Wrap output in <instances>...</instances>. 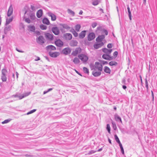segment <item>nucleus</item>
<instances>
[{"label":"nucleus","instance_id":"obj_1","mask_svg":"<svg viewBox=\"0 0 157 157\" xmlns=\"http://www.w3.org/2000/svg\"><path fill=\"white\" fill-rule=\"evenodd\" d=\"M92 69L94 70H98V71H101L102 70V65L101 64L98 62H95V64L91 67Z\"/></svg>","mask_w":157,"mask_h":157},{"label":"nucleus","instance_id":"obj_2","mask_svg":"<svg viewBox=\"0 0 157 157\" xmlns=\"http://www.w3.org/2000/svg\"><path fill=\"white\" fill-rule=\"evenodd\" d=\"M7 71L5 69H3L2 70L1 79L3 82H6L7 80L6 73Z\"/></svg>","mask_w":157,"mask_h":157},{"label":"nucleus","instance_id":"obj_3","mask_svg":"<svg viewBox=\"0 0 157 157\" xmlns=\"http://www.w3.org/2000/svg\"><path fill=\"white\" fill-rule=\"evenodd\" d=\"M78 57L83 62H86L88 59V58L87 56L83 54L79 55Z\"/></svg>","mask_w":157,"mask_h":157},{"label":"nucleus","instance_id":"obj_4","mask_svg":"<svg viewBox=\"0 0 157 157\" xmlns=\"http://www.w3.org/2000/svg\"><path fill=\"white\" fill-rule=\"evenodd\" d=\"M31 94L30 92H27L25 93L23 95H19L15 94L13 95V97L14 98H18L19 99H21L23 98L28 96Z\"/></svg>","mask_w":157,"mask_h":157},{"label":"nucleus","instance_id":"obj_5","mask_svg":"<svg viewBox=\"0 0 157 157\" xmlns=\"http://www.w3.org/2000/svg\"><path fill=\"white\" fill-rule=\"evenodd\" d=\"M37 43L42 44L44 43V39L43 36H40L36 39Z\"/></svg>","mask_w":157,"mask_h":157},{"label":"nucleus","instance_id":"obj_6","mask_svg":"<svg viewBox=\"0 0 157 157\" xmlns=\"http://www.w3.org/2000/svg\"><path fill=\"white\" fill-rule=\"evenodd\" d=\"M25 14H26L29 17H30L32 20H34L35 18V14L32 12H30L27 13L25 12Z\"/></svg>","mask_w":157,"mask_h":157},{"label":"nucleus","instance_id":"obj_7","mask_svg":"<svg viewBox=\"0 0 157 157\" xmlns=\"http://www.w3.org/2000/svg\"><path fill=\"white\" fill-rule=\"evenodd\" d=\"M81 51L82 50L80 48H77L74 51H73L72 55L74 56H76L78 53H80Z\"/></svg>","mask_w":157,"mask_h":157},{"label":"nucleus","instance_id":"obj_8","mask_svg":"<svg viewBox=\"0 0 157 157\" xmlns=\"http://www.w3.org/2000/svg\"><path fill=\"white\" fill-rule=\"evenodd\" d=\"M52 32L56 35H59V31L58 28L57 27H53L52 28Z\"/></svg>","mask_w":157,"mask_h":157},{"label":"nucleus","instance_id":"obj_9","mask_svg":"<svg viewBox=\"0 0 157 157\" xmlns=\"http://www.w3.org/2000/svg\"><path fill=\"white\" fill-rule=\"evenodd\" d=\"M48 15L51 17V20L52 21H55L56 20V16L52 13L49 12L47 13Z\"/></svg>","mask_w":157,"mask_h":157},{"label":"nucleus","instance_id":"obj_10","mask_svg":"<svg viewBox=\"0 0 157 157\" xmlns=\"http://www.w3.org/2000/svg\"><path fill=\"white\" fill-rule=\"evenodd\" d=\"M95 38V35L93 33H90L88 36V40L89 41H91Z\"/></svg>","mask_w":157,"mask_h":157},{"label":"nucleus","instance_id":"obj_11","mask_svg":"<svg viewBox=\"0 0 157 157\" xmlns=\"http://www.w3.org/2000/svg\"><path fill=\"white\" fill-rule=\"evenodd\" d=\"M56 45L59 47H60L63 46V42L60 39H58L55 41Z\"/></svg>","mask_w":157,"mask_h":157},{"label":"nucleus","instance_id":"obj_12","mask_svg":"<svg viewBox=\"0 0 157 157\" xmlns=\"http://www.w3.org/2000/svg\"><path fill=\"white\" fill-rule=\"evenodd\" d=\"M71 52V50L68 48H65L63 49L62 51L63 53L65 55L70 54Z\"/></svg>","mask_w":157,"mask_h":157},{"label":"nucleus","instance_id":"obj_13","mask_svg":"<svg viewBox=\"0 0 157 157\" xmlns=\"http://www.w3.org/2000/svg\"><path fill=\"white\" fill-rule=\"evenodd\" d=\"M45 36L46 38L50 40H53V35L52 34L49 33H46L45 34Z\"/></svg>","mask_w":157,"mask_h":157},{"label":"nucleus","instance_id":"obj_14","mask_svg":"<svg viewBox=\"0 0 157 157\" xmlns=\"http://www.w3.org/2000/svg\"><path fill=\"white\" fill-rule=\"evenodd\" d=\"M49 54L51 57L56 58L59 55V53L58 52H49Z\"/></svg>","mask_w":157,"mask_h":157},{"label":"nucleus","instance_id":"obj_15","mask_svg":"<svg viewBox=\"0 0 157 157\" xmlns=\"http://www.w3.org/2000/svg\"><path fill=\"white\" fill-rule=\"evenodd\" d=\"M102 57L103 58L105 59L111 60L113 59L112 57L109 54H104L102 56Z\"/></svg>","mask_w":157,"mask_h":157},{"label":"nucleus","instance_id":"obj_16","mask_svg":"<svg viewBox=\"0 0 157 157\" xmlns=\"http://www.w3.org/2000/svg\"><path fill=\"white\" fill-rule=\"evenodd\" d=\"M104 45V43L103 42H98L97 43L95 44L94 45V48L95 49H98Z\"/></svg>","mask_w":157,"mask_h":157},{"label":"nucleus","instance_id":"obj_17","mask_svg":"<svg viewBox=\"0 0 157 157\" xmlns=\"http://www.w3.org/2000/svg\"><path fill=\"white\" fill-rule=\"evenodd\" d=\"M105 36L104 35H102L98 36L96 39V41L97 42H102V41L104 39Z\"/></svg>","mask_w":157,"mask_h":157},{"label":"nucleus","instance_id":"obj_18","mask_svg":"<svg viewBox=\"0 0 157 157\" xmlns=\"http://www.w3.org/2000/svg\"><path fill=\"white\" fill-rule=\"evenodd\" d=\"M13 8L12 7V5H10L9 8L7 12V16L8 17H10L12 15L13 12Z\"/></svg>","mask_w":157,"mask_h":157},{"label":"nucleus","instance_id":"obj_19","mask_svg":"<svg viewBox=\"0 0 157 157\" xmlns=\"http://www.w3.org/2000/svg\"><path fill=\"white\" fill-rule=\"evenodd\" d=\"M94 70L92 72V74L95 77H98L101 75V71H97Z\"/></svg>","mask_w":157,"mask_h":157},{"label":"nucleus","instance_id":"obj_20","mask_svg":"<svg viewBox=\"0 0 157 157\" xmlns=\"http://www.w3.org/2000/svg\"><path fill=\"white\" fill-rule=\"evenodd\" d=\"M43 13V11L41 9L39 10L36 12V16L38 18H40Z\"/></svg>","mask_w":157,"mask_h":157},{"label":"nucleus","instance_id":"obj_21","mask_svg":"<svg viewBox=\"0 0 157 157\" xmlns=\"http://www.w3.org/2000/svg\"><path fill=\"white\" fill-rule=\"evenodd\" d=\"M64 37L67 40H70L72 38V35L69 33H66L64 34Z\"/></svg>","mask_w":157,"mask_h":157},{"label":"nucleus","instance_id":"obj_22","mask_svg":"<svg viewBox=\"0 0 157 157\" xmlns=\"http://www.w3.org/2000/svg\"><path fill=\"white\" fill-rule=\"evenodd\" d=\"M86 33V31H85V30H84V31H82L79 34V38H80V39L83 38L85 36Z\"/></svg>","mask_w":157,"mask_h":157},{"label":"nucleus","instance_id":"obj_23","mask_svg":"<svg viewBox=\"0 0 157 157\" xmlns=\"http://www.w3.org/2000/svg\"><path fill=\"white\" fill-rule=\"evenodd\" d=\"M114 118L115 120L117 121H120L121 123H122L121 119L117 114H116L114 115Z\"/></svg>","mask_w":157,"mask_h":157},{"label":"nucleus","instance_id":"obj_24","mask_svg":"<svg viewBox=\"0 0 157 157\" xmlns=\"http://www.w3.org/2000/svg\"><path fill=\"white\" fill-rule=\"evenodd\" d=\"M112 51V50L111 49H108L106 48H104L102 49V51L105 53H106L107 54H109L111 53Z\"/></svg>","mask_w":157,"mask_h":157},{"label":"nucleus","instance_id":"obj_25","mask_svg":"<svg viewBox=\"0 0 157 157\" xmlns=\"http://www.w3.org/2000/svg\"><path fill=\"white\" fill-rule=\"evenodd\" d=\"M23 19L26 22L28 23H31V21L29 19V17L26 15V14H25Z\"/></svg>","mask_w":157,"mask_h":157},{"label":"nucleus","instance_id":"obj_26","mask_svg":"<svg viewBox=\"0 0 157 157\" xmlns=\"http://www.w3.org/2000/svg\"><path fill=\"white\" fill-rule=\"evenodd\" d=\"M78 44L76 40H71L70 44V46H76Z\"/></svg>","mask_w":157,"mask_h":157},{"label":"nucleus","instance_id":"obj_27","mask_svg":"<svg viewBox=\"0 0 157 157\" xmlns=\"http://www.w3.org/2000/svg\"><path fill=\"white\" fill-rule=\"evenodd\" d=\"M104 71L105 72L109 74H110L111 72L110 68L107 66L104 67Z\"/></svg>","mask_w":157,"mask_h":157},{"label":"nucleus","instance_id":"obj_28","mask_svg":"<svg viewBox=\"0 0 157 157\" xmlns=\"http://www.w3.org/2000/svg\"><path fill=\"white\" fill-rule=\"evenodd\" d=\"M43 22L44 24L47 25H49L50 24V22L48 19L47 18H44L43 20Z\"/></svg>","mask_w":157,"mask_h":157},{"label":"nucleus","instance_id":"obj_29","mask_svg":"<svg viewBox=\"0 0 157 157\" xmlns=\"http://www.w3.org/2000/svg\"><path fill=\"white\" fill-rule=\"evenodd\" d=\"M127 10L129 19L131 21L132 20V15L130 9L128 5L127 6Z\"/></svg>","mask_w":157,"mask_h":157},{"label":"nucleus","instance_id":"obj_30","mask_svg":"<svg viewBox=\"0 0 157 157\" xmlns=\"http://www.w3.org/2000/svg\"><path fill=\"white\" fill-rule=\"evenodd\" d=\"M13 20V17H12L9 18H7L6 23V25H7L12 21Z\"/></svg>","mask_w":157,"mask_h":157},{"label":"nucleus","instance_id":"obj_31","mask_svg":"<svg viewBox=\"0 0 157 157\" xmlns=\"http://www.w3.org/2000/svg\"><path fill=\"white\" fill-rule=\"evenodd\" d=\"M46 48L47 50L51 49L53 50H55L56 49V47L52 45H49L48 46L46 47Z\"/></svg>","mask_w":157,"mask_h":157},{"label":"nucleus","instance_id":"obj_32","mask_svg":"<svg viewBox=\"0 0 157 157\" xmlns=\"http://www.w3.org/2000/svg\"><path fill=\"white\" fill-rule=\"evenodd\" d=\"M62 27L64 29H65L67 30H69L70 29V27L68 25L63 24H62L61 25Z\"/></svg>","mask_w":157,"mask_h":157},{"label":"nucleus","instance_id":"obj_33","mask_svg":"<svg viewBox=\"0 0 157 157\" xmlns=\"http://www.w3.org/2000/svg\"><path fill=\"white\" fill-rule=\"evenodd\" d=\"M73 62L75 64H77L79 63L80 60L78 58L75 57L73 60Z\"/></svg>","mask_w":157,"mask_h":157},{"label":"nucleus","instance_id":"obj_34","mask_svg":"<svg viewBox=\"0 0 157 157\" xmlns=\"http://www.w3.org/2000/svg\"><path fill=\"white\" fill-rule=\"evenodd\" d=\"M28 28L32 32H34L35 30V27L33 25H29L28 26Z\"/></svg>","mask_w":157,"mask_h":157},{"label":"nucleus","instance_id":"obj_35","mask_svg":"<svg viewBox=\"0 0 157 157\" xmlns=\"http://www.w3.org/2000/svg\"><path fill=\"white\" fill-rule=\"evenodd\" d=\"M11 28V26L10 25H7L5 28L4 31L5 32H7L9 31Z\"/></svg>","mask_w":157,"mask_h":157},{"label":"nucleus","instance_id":"obj_36","mask_svg":"<svg viewBox=\"0 0 157 157\" xmlns=\"http://www.w3.org/2000/svg\"><path fill=\"white\" fill-rule=\"evenodd\" d=\"M99 0H92V4L94 6L98 5L99 3Z\"/></svg>","mask_w":157,"mask_h":157},{"label":"nucleus","instance_id":"obj_37","mask_svg":"<svg viewBox=\"0 0 157 157\" xmlns=\"http://www.w3.org/2000/svg\"><path fill=\"white\" fill-rule=\"evenodd\" d=\"M81 28V26L79 24L76 25L75 26V29L77 32H79Z\"/></svg>","mask_w":157,"mask_h":157},{"label":"nucleus","instance_id":"obj_38","mask_svg":"<svg viewBox=\"0 0 157 157\" xmlns=\"http://www.w3.org/2000/svg\"><path fill=\"white\" fill-rule=\"evenodd\" d=\"M67 11L68 13L71 15H72L73 16H74L75 15V13L74 11L70 9H68Z\"/></svg>","mask_w":157,"mask_h":157},{"label":"nucleus","instance_id":"obj_39","mask_svg":"<svg viewBox=\"0 0 157 157\" xmlns=\"http://www.w3.org/2000/svg\"><path fill=\"white\" fill-rule=\"evenodd\" d=\"M109 64L110 66H113V65L116 66L117 65V63L116 62L112 61L110 62L109 63Z\"/></svg>","mask_w":157,"mask_h":157},{"label":"nucleus","instance_id":"obj_40","mask_svg":"<svg viewBox=\"0 0 157 157\" xmlns=\"http://www.w3.org/2000/svg\"><path fill=\"white\" fill-rule=\"evenodd\" d=\"M112 123L113 128L114 130H116L117 129V127L115 123L113 121H112Z\"/></svg>","mask_w":157,"mask_h":157},{"label":"nucleus","instance_id":"obj_41","mask_svg":"<svg viewBox=\"0 0 157 157\" xmlns=\"http://www.w3.org/2000/svg\"><path fill=\"white\" fill-rule=\"evenodd\" d=\"M114 137L115 140L117 142V143L118 144L121 142L118 137L117 135L116 134L114 135Z\"/></svg>","mask_w":157,"mask_h":157},{"label":"nucleus","instance_id":"obj_42","mask_svg":"<svg viewBox=\"0 0 157 157\" xmlns=\"http://www.w3.org/2000/svg\"><path fill=\"white\" fill-rule=\"evenodd\" d=\"M106 129L108 131V133H110V127L109 124H107L106 125Z\"/></svg>","mask_w":157,"mask_h":157},{"label":"nucleus","instance_id":"obj_43","mask_svg":"<svg viewBox=\"0 0 157 157\" xmlns=\"http://www.w3.org/2000/svg\"><path fill=\"white\" fill-rule=\"evenodd\" d=\"M40 28L42 30H45L47 28V27L43 25H41L40 26Z\"/></svg>","mask_w":157,"mask_h":157},{"label":"nucleus","instance_id":"obj_44","mask_svg":"<svg viewBox=\"0 0 157 157\" xmlns=\"http://www.w3.org/2000/svg\"><path fill=\"white\" fill-rule=\"evenodd\" d=\"M83 70L85 73L88 74L89 73V70L86 67H84Z\"/></svg>","mask_w":157,"mask_h":157},{"label":"nucleus","instance_id":"obj_45","mask_svg":"<svg viewBox=\"0 0 157 157\" xmlns=\"http://www.w3.org/2000/svg\"><path fill=\"white\" fill-rule=\"evenodd\" d=\"M36 111V109H33L32 110H31L29 112H28L26 114L27 115H29V114H31L35 112Z\"/></svg>","mask_w":157,"mask_h":157},{"label":"nucleus","instance_id":"obj_46","mask_svg":"<svg viewBox=\"0 0 157 157\" xmlns=\"http://www.w3.org/2000/svg\"><path fill=\"white\" fill-rule=\"evenodd\" d=\"M52 89H53L52 88H49V89H48L47 91H45L44 92L43 94H46L48 92L52 90Z\"/></svg>","mask_w":157,"mask_h":157},{"label":"nucleus","instance_id":"obj_47","mask_svg":"<svg viewBox=\"0 0 157 157\" xmlns=\"http://www.w3.org/2000/svg\"><path fill=\"white\" fill-rule=\"evenodd\" d=\"M10 121V120L7 119L5 120L4 121L2 122V124H6L9 122Z\"/></svg>","mask_w":157,"mask_h":157},{"label":"nucleus","instance_id":"obj_48","mask_svg":"<svg viewBox=\"0 0 157 157\" xmlns=\"http://www.w3.org/2000/svg\"><path fill=\"white\" fill-rule=\"evenodd\" d=\"M36 8L35 6L33 5H31V9L33 11H35L36 9Z\"/></svg>","mask_w":157,"mask_h":157},{"label":"nucleus","instance_id":"obj_49","mask_svg":"<svg viewBox=\"0 0 157 157\" xmlns=\"http://www.w3.org/2000/svg\"><path fill=\"white\" fill-rule=\"evenodd\" d=\"M145 86L147 88V90L148 89V84L147 80L146 79L145 81Z\"/></svg>","mask_w":157,"mask_h":157},{"label":"nucleus","instance_id":"obj_50","mask_svg":"<svg viewBox=\"0 0 157 157\" xmlns=\"http://www.w3.org/2000/svg\"><path fill=\"white\" fill-rule=\"evenodd\" d=\"M72 34L75 37H77L78 36V33L76 32L75 31Z\"/></svg>","mask_w":157,"mask_h":157},{"label":"nucleus","instance_id":"obj_51","mask_svg":"<svg viewBox=\"0 0 157 157\" xmlns=\"http://www.w3.org/2000/svg\"><path fill=\"white\" fill-rule=\"evenodd\" d=\"M102 33H105V34L107 35L108 34V32L105 29H103Z\"/></svg>","mask_w":157,"mask_h":157},{"label":"nucleus","instance_id":"obj_52","mask_svg":"<svg viewBox=\"0 0 157 157\" xmlns=\"http://www.w3.org/2000/svg\"><path fill=\"white\" fill-rule=\"evenodd\" d=\"M107 47L109 48H111L112 47V45L111 44H109L107 45Z\"/></svg>","mask_w":157,"mask_h":157},{"label":"nucleus","instance_id":"obj_53","mask_svg":"<svg viewBox=\"0 0 157 157\" xmlns=\"http://www.w3.org/2000/svg\"><path fill=\"white\" fill-rule=\"evenodd\" d=\"M118 54V52L117 51H115L113 53V55L114 56H117Z\"/></svg>","mask_w":157,"mask_h":157},{"label":"nucleus","instance_id":"obj_54","mask_svg":"<svg viewBox=\"0 0 157 157\" xmlns=\"http://www.w3.org/2000/svg\"><path fill=\"white\" fill-rule=\"evenodd\" d=\"M101 63L103 64V65L107 64V62L104 61H101Z\"/></svg>","mask_w":157,"mask_h":157},{"label":"nucleus","instance_id":"obj_55","mask_svg":"<svg viewBox=\"0 0 157 157\" xmlns=\"http://www.w3.org/2000/svg\"><path fill=\"white\" fill-rule=\"evenodd\" d=\"M95 152V151L94 150H91L89 152V154H92L94 153Z\"/></svg>","mask_w":157,"mask_h":157},{"label":"nucleus","instance_id":"obj_56","mask_svg":"<svg viewBox=\"0 0 157 157\" xmlns=\"http://www.w3.org/2000/svg\"><path fill=\"white\" fill-rule=\"evenodd\" d=\"M121 152L122 153V154L123 155H124V150L123 148H122L121 149Z\"/></svg>","mask_w":157,"mask_h":157},{"label":"nucleus","instance_id":"obj_57","mask_svg":"<svg viewBox=\"0 0 157 157\" xmlns=\"http://www.w3.org/2000/svg\"><path fill=\"white\" fill-rule=\"evenodd\" d=\"M16 50L18 51V52H24L22 51V50H19L18 49H17V48H16Z\"/></svg>","mask_w":157,"mask_h":157},{"label":"nucleus","instance_id":"obj_58","mask_svg":"<svg viewBox=\"0 0 157 157\" xmlns=\"http://www.w3.org/2000/svg\"><path fill=\"white\" fill-rule=\"evenodd\" d=\"M118 144H119V146L120 147L121 149L123 148V146H122V144H121V142L119 143H118Z\"/></svg>","mask_w":157,"mask_h":157},{"label":"nucleus","instance_id":"obj_59","mask_svg":"<svg viewBox=\"0 0 157 157\" xmlns=\"http://www.w3.org/2000/svg\"><path fill=\"white\" fill-rule=\"evenodd\" d=\"M75 31V30L73 28H72L71 30H70V31L72 33H73Z\"/></svg>","mask_w":157,"mask_h":157},{"label":"nucleus","instance_id":"obj_60","mask_svg":"<svg viewBox=\"0 0 157 157\" xmlns=\"http://www.w3.org/2000/svg\"><path fill=\"white\" fill-rule=\"evenodd\" d=\"M40 58L39 57H37V58L36 59H35V61H37L40 60Z\"/></svg>","mask_w":157,"mask_h":157},{"label":"nucleus","instance_id":"obj_61","mask_svg":"<svg viewBox=\"0 0 157 157\" xmlns=\"http://www.w3.org/2000/svg\"><path fill=\"white\" fill-rule=\"evenodd\" d=\"M36 33L38 35H39L40 34V32L39 31H36Z\"/></svg>","mask_w":157,"mask_h":157},{"label":"nucleus","instance_id":"obj_62","mask_svg":"<svg viewBox=\"0 0 157 157\" xmlns=\"http://www.w3.org/2000/svg\"><path fill=\"white\" fill-rule=\"evenodd\" d=\"M122 88L124 89L125 90L127 88V87L125 85H123L122 86Z\"/></svg>","mask_w":157,"mask_h":157},{"label":"nucleus","instance_id":"obj_63","mask_svg":"<svg viewBox=\"0 0 157 157\" xmlns=\"http://www.w3.org/2000/svg\"><path fill=\"white\" fill-rule=\"evenodd\" d=\"M82 13H83V11H82V10H81L80 11V12H79V14H80V15H81V14H82Z\"/></svg>","mask_w":157,"mask_h":157},{"label":"nucleus","instance_id":"obj_64","mask_svg":"<svg viewBox=\"0 0 157 157\" xmlns=\"http://www.w3.org/2000/svg\"><path fill=\"white\" fill-rule=\"evenodd\" d=\"M108 140L109 143L110 144H112V142H111V140L109 138H108Z\"/></svg>","mask_w":157,"mask_h":157}]
</instances>
